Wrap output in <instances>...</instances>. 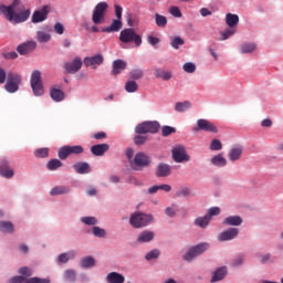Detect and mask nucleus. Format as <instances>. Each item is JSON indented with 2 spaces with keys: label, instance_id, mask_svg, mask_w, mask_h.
I'll return each instance as SVG.
<instances>
[{
  "label": "nucleus",
  "instance_id": "1",
  "mask_svg": "<svg viewBox=\"0 0 283 283\" xmlns=\"http://www.w3.org/2000/svg\"><path fill=\"white\" fill-rule=\"evenodd\" d=\"M0 14L12 23L13 25H19V23H25L30 19V9H27L23 4H21V0H13L11 4L0 6Z\"/></svg>",
  "mask_w": 283,
  "mask_h": 283
},
{
  "label": "nucleus",
  "instance_id": "2",
  "mask_svg": "<svg viewBox=\"0 0 283 283\" xmlns=\"http://www.w3.org/2000/svg\"><path fill=\"white\" fill-rule=\"evenodd\" d=\"M120 43H134L136 48L143 45V38L133 28L124 29L119 33Z\"/></svg>",
  "mask_w": 283,
  "mask_h": 283
},
{
  "label": "nucleus",
  "instance_id": "3",
  "mask_svg": "<svg viewBox=\"0 0 283 283\" xmlns=\"http://www.w3.org/2000/svg\"><path fill=\"white\" fill-rule=\"evenodd\" d=\"M149 165H151V158L143 151L137 153L133 160H130V169L133 171H143Z\"/></svg>",
  "mask_w": 283,
  "mask_h": 283
},
{
  "label": "nucleus",
  "instance_id": "4",
  "mask_svg": "<svg viewBox=\"0 0 283 283\" xmlns=\"http://www.w3.org/2000/svg\"><path fill=\"white\" fill-rule=\"evenodd\" d=\"M154 222V216L143 213V212H135L130 214L129 224L134 227V229H143V227H147Z\"/></svg>",
  "mask_w": 283,
  "mask_h": 283
},
{
  "label": "nucleus",
  "instance_id": "5",
  "mask_svg": "<svg viewBox=\"0 0 283 283\" xmlns=\"http://www.w3.org/2000/svg\"><path fill=\"white\" fill-rule=\"evenodd\" d=\"M107 8L109 4L107 2H98L92 14V21L95 25H103L105 23V14H107Z\"/></svg>",
  "mask_w": 283,
  "mask_h": 283
},
{
  "label": "nucleus",
  "instance_id": "6",
  "mask_svg": "<svg viewBox=\"0 0 283 283\" xmlns=\"http://www.w3.org/2000/svg\"><path fill=\"white\" fill-rule=\"evenodd\" d=\"M21 75L19 73L9 72L7 74V83L4 85L6 92L9 94H14L19 92V86L21 85Z\"/></svg>",
  "mask_w": 283,
  "mask_h": 283
},
{
  "label": "nucleus",
  "instance_id": "7",
  "mask_svg": "<svg viewBox=\"0 0 283 283\" xmlns=\"http://www.w3.org/2000/svg\"><path fill=\"white\" fill-rule=\"evenodd\" d=\"M209 248H210V245L207 242L193 245L184 255V260L186 262H193V260H196V258H198V255H202V253H205V251H209Z\"/></svg>",
  "mask_w": 283,
  "mask_h": 283
},
{
  "label": "nucleus",
  "instance_id": "8",
  "mask_svg": "<svg viewBox=\"0 0 283 283\" xmlns=\"http://www.w3.org/2000/svg\"><path fill=\"white\" fill-rule=\"evenodd\" d=\"M31 87L34 96H43L45 91L43 90V80L41 77V71L35 70L31 74Z\"/></svg>",
  "mask_w": 283,
  "mask_h": 283
},
{
  "label": "nucleus",
  "instance_id": "9",
  "mask_svg": "<svg viewBox=\"0 0 283 283\" xmlns=\"http://www.w3.org/2000/svg\"><path fill=\"white\" fill-rule=\"evenodd\" d=\"M160 124L158 122H143L135 127L137 134H158Z\"/></svg>",
  "mask_w": 283,
  "mask_h": 283
},
{
  "label": "nucleus",
  "instance_id": "10",
  "mask_svg": "<svg viewBox=\"0 0 283 283\" xmlns=\"http://www.w3.org/2000/svg\"><path fill=\"white\" fill-rule=\"evenodd\" d=\"M192 132H210L211 134H218V126L208 119H198L197 126L192 127Z\"/></svg>",
  "mask_w": 283,
  "mask_h": 283
},
{
  "label": "nucleus",
  "instance_id": "11",
  "mask_svg": "<svg viewBox=\"0 0 283 283\" xmlns=\"http://www.w3.org/2000/svg\"><path fill=\"white\" fill-rule=\"evenodd\" d=\"M172 160L175 163H189L191 160V157L189 154H187V149H185V146H177L172 148Z\"/></svg>",
  "mask_w": 283,
  "mask_h": 283
},
{
  "label": "nucleus",
  "instance_id": "12",
  "mask_svg": "<svg viewBox=\"0 0 283 283\" xmlns=\"http://www.w3.org/2000/svg\"><path fill=\"white\" fill-rule=\"evenodd\" d=\"M83 67V60L75 57L72 62L64 63L66 74H76Z\"/></svg>",
  "mask_w": 283,
  "mask_h": 283
},
{
  "label": "nucleus",
  "instance_id": "13",
  "mask_svg": "<svg viewBox=\"0 0 283 283\" xmlns=\"http://www.w3.org/2000/svg\"><path fill=\"white\" fill-rule=\"evenodd\" d=\"M0 176L2 178H14V170L10 167V161L8 159L0 160Z\"/></svg>",
  "mask_w": 283,
  "mask_h": 283
},
{
  "label": "nucleus",
  "instance_id": "14",
  "mask_svg": "<svg viewBox=\"0 0 283 283\" xmlns=\"http://www.w3.org/2000/svg\"><path fill=\"white\" fill-rule=\"evenodd\" d=\"M238 233H240V230H238V228H230L219 233L218 240L219 242H228L229 240H235V238H238Z\"/></svg>",
  "mask_w": 283,
  "mask_h": 283
},
{
  "label": "nucleus",
  "instance_id": "15",
  "mask_svg": "<svg viewBox=\"0 0 283 283\" xmlns=\"http://www.w3.org/2000/svg\"><path fill=\"white\" fill-rule=\"evenodd\" d=\"M50 12V7L44 6L41 10L33 12L32 23H41L48 19V13Z\"/></svg>",
  "mask_w": 283,
  "mask_h": 283
},
{
  "label": "nucleus",
  "instance_id": "16",
  "mask_svg": "<svg viewBox=\"0 0 283 283\" xmlns=\"http://www.w3.org/2000/svg\"><path fill=\"white\" fill-rule=\"evenodd\" d=\"M103 61H105L103 55L102 54H96L94 56L85 57L84 59V65L86 67H96L95 65H103Z\"/></svg>",
  "mask_w": 283,
  "mask_h": 283
},
{
  "label": "nucleus",
  "instance_id": "17",
  "mask_svg": "<svg viewBox=\"0 0 283 283\" xmlns=\"http://www.w3.org/2000/svg\"><path fill=\"white\" fill-rule=\"evenodd\" d=\"M33 50H36V42L34 41H29L27 43L18 45L17 48V52L22 55L30 54V52H33Z\"/></svg>",
  "mask_w": 283,
  "mask_h": 283
},
{
  "label": "nucleus",
  "instance_id": "18",
  "mask_svg": "<svg viewBox=\"0 0 283 283\" xmlns=\"http://www.w3.org/2000/svg\"><path fill=\"white\" fill-rule=\"evenodd\" d=\"M157 178H167V176H171V166L168 164H159L156 168Z\"/></svg>",
  "mask_w": 283,
  "mask_h": 283
},
{
  "label": "nucleus",
  "instance_id": "19",
  "mask_svg": "<svg viewBox=\"0 0 283 283\" xmlns=\"http://www.w3.org/2000/svg\"><path fill=\"white\" fill-rule=\"evenodd\" d=\"M106 151H109L108 144H97L91 147V153L93 156H104Z\"/></svg>",
  "mask_w": 283,
  "mask_h": 283
},
{
  "label": "nucleus",
  "instance_id": "20",
  "mask_svg": "<svg viewBox=\"0 0 283 283\" xmlns=\"http://www.w3.org/2000/svg\"><path fill=\"white\" fill-rule=\"evenodd\" d=\"M50 96L55 103H61V101H65V92H63L61 88L51 87Z\"/></svg>",
  "mask_w": 283,
  "mask_h": 283
},
{
  "label": "nucleus",
  "instance_id": "21",
  "mask_svg": "<svg viewBox=\"0 0 283 283\" xmlns=\"http://www.w3.org/2000/svg\"><path fill=\"white\" fill-rule=\"evenodd\" d=\"M73 169H75L76 174L85 175L92 171L90 165L85 161H78L73 165Z\"/></svg>",
  "mask_w": 283,
  "mask_h": 283
},
{
  "label": "nucleus",
  "instance_id": "22",
  "mask_svg": "<svg viewBox=\"0 0 283 283\" xmlns=\"http://www.w3.org/2000/svg\"><path fill=\"white\" fill-rule=\"evenodd\" d=\"M127 69V62L123 61V60H115L113 62V71L112 74L113 76H118V74H120L123 72V70Z\"/></svg>",
  "mask_w": 283,
  "mask_h": 283
},
{
  "label": "nucleus",
  "instance_id": "23",
  "mask_svg": "<svg viewBox=\"0 0 283 283\" xmlns=\"http://www.w3.org/2000/svg\"><path fill=\"white\" fill-rule=\"evenodd\" d=\"M242 146L231 148L228 154L230 163H235L240 160V158H242Z\"/></svg>",
  "mask_w": 283,
  "mask_h": 283
},
{
  "label": "nucleus",
  "instance_id": "24",
  "mask_svg": "<svg viewBox=\"0 0 283 283\" xmlns=\"http://www.w3.org/2000/svg\"><path fill=\"white\" fill-rule=\"evenodd\" d=\"M222 224L227 227H240L242 224V217L240 216H230L227 217L223 221Z\"/></svg>",
  "mask_w": 283,
  "mask_h": 283
},
{
  "label": "nucleus",
  "instance_id": "25",
  "mask_svg": "<svg viewBox=\"0 0 283 283\" xmlns=\"http://www.w3.org/2000/svg\"><path fill=\"white\" fill-rule=\"evenodd\" d=\"M154 238H155V234L153 231L145 230L139 233V235L137 238V242H139V244H145L147 242H151V240H154Z\"/></svg>",
  "mask_w": 283,
  "mask_h": 283
},
{
  "label": "nucleus",
  "instance_id": "26",
  "mask_svg": "<svg viewBox=\"0 0 283 283\" xmlns=\"http://www.w3.org/2000/svg\"><path fill=\"white\" fill-rule=\"evenodd\" d=\"M107 283H125V276L118 272H111L106 275Z\"/></svg>",
  "mask_w": 283,
  "mask_h": 283
},
{
  "label": "nucleus",
  "instance_id": "27",
  "mask_svg": "<svg viewBox=\"0 0 283 283\" xmlns=\"http://www.w3.org/2000/svg\"><path fill=\"white\" fill-rule=\"evenodd\" d=\"M123 28V20L116 19L113 20L109 27L103 28L102 32H119V30Z\"/></svg>",
  "mask_w": 283,
  "mask_h": 283
},
{
  "label": "nucleus",
  "instance_id": "28",
  "mask_svg": "<svg viewBox=\"0 0 283 283\" xmlns=\"http://www.w3.org/2000/svg\"><path fill=\"white\" fill-rule=\"evenodd\" d=\"M209 222H211V217L210 216H205V217H198L195 219V226L200 227V229H207L209 227Z\"/></svg>",
  "mask_w": 283,
  "mask_h": 283
},
{
  "label": "nucleus",
  "instance_id": "29",
  "mask_svg": "<svg viewBox=\"0 0 283 283\" xmlns=\"http://www.w3.org/2000/svg\"><path fill=\"white\" fill-rule=\"evenodd\" d=\"M224 277H227V266H221L214 272L211 282H220V280H224Z\"/></svg>",
  "mask_w": 283,
  "mask_h": 283
},
{
  "label": "nucleus",
  "instance_id": "30",
  "mask_svg": "<svg viewBox=\"0 0 283 283\" xmlns=\"http://www.w3.org/2000/svg\"><path fill=\"white\" fill-rule=\"evenodd\" d=\"M226 23L230 28L234 29L235 25H238V23H240V17H238V14L227 13Z\"/></svg>",
  "mask_w": 283,
  "mask_h": 283
},
{
  "label": "nucleus",
  "instance_id": "31",
  "mask_svg": "<svg viewBox=\"0 0 283 283\" xmlns=\"http://www.w3.org/2000/svg\"><path fill=\"white\" fill-rule=\"evenodd\" d=\"M0 231L1 233H13L14 224L10 221H0Z\"/></svg>",
  "mask_w": 283,
  "mask_h": 283
},
{
  "label": "nucleus",
  "instance_id": "32",
  "mask_svg": "<svg viewBox=\"0 0 283 283\" xmlns=\"http://www.w3.org/2000/svg\"><path fill=\"white\" fill-rule=\"evenodd\" d=\"M61 167H63V161L60 159H51L46 164L49 171H56V169H61Z\"/></svg>",
  "mask_w": 283,
  "mask_h": 283
},
{
  "label": "nucleus",
  "instance_id": "33",
  "mask_svg": "<svg viewBox=\"0 0 283 283\" xmlns=\"http://www.w3.org/2000/svg\"><path fill=\"white\" fill-rule=\"evenodd\" d=\"M154 74L157 78H161L163 81H170L171 78V72L165 71L163 69H156Z\"/></svg>",
  "mask_w": 283,
  "mask_h": 283
},
{
  "label": "nucleus",
  "instance_id": "34",
  "mask_svg": "<svg viewBox=\"0 0 283 283\" xmlns=\"http://www.w3.org/2000/svg\"><path fill=\"white\" fill-rule=\"evenodd\" d=\"M82 269H92V266H96V259L93 256H85L81 260Z\"/></svg>",
  "mask_w": 283,
  "mask_h": 283
},
{
  "label": "nucleus",
  "instance_id": "35",
  "mask_svg": "<svg viewBox=\"0 0 283 283\" xmlns=\"http://www.w3.org/2000/svg\"><path fill=\"white\" fill-rule=\"evenodd\" d=\"M74 258H76V253H74V251L65 252L59 255V262H61V264H67V262H70V260H74Z\"/></svg>",
  "mask_w": 283,
  "mask_h": 283
},
{
  "label": "nucleus",
  "instance_id": "36",
  "mask_svg": "<svg viewBox=\"0 0 283 283\" xmlns=\"http://www.w3.org/2000/svg\"><path fill=\"white\" fill-rule=\"evenodd\" d=\"M212 165H214V167H227V158H224L222 156V154H218L216 155L212 159H211Z\"/></svg>",
  "mask_w": 283,
  "mask_h": 283
},
{
  "label": "nucleus",
  "instance_id": "37",
  "mask_svg": "<svg viewBox=\"0 0 283 283\" xmlns=\"http://www.w3.org/2000/svg\"><path fill=\"white\" fill-rule=\"evenodd\" d=\"M50 193L52 196H64L65 193H70V187L56 186L50 191Z\"/></svg>",
  "mask_w": 283,
  "mask_h": 283
},
{
  "label": "nucleus",
  "instance_id": "38",
  "mask_svg": "<svg viewBox=\"0 0 283 283\" xmlns=\"http://www.w3.org/2000/svg\"><path fill=\"white\" fill-rule=\"evenodd\" d=\"M125 91L128 92V94L138 92V83H136L134 80L127 81L125 84Z\"/></svg>",
  "mask_w": 283,
  "mask_h": 283
},
{
  "label": "nucleus",
  "instance_id": "39",
  "mask_svg": "<svg viewBox=\"0 0 283 283\" xmlns=\"http://www.w3.org/2000/svg\"><path fill=\"white\" fill-rule=\"evenodd\" d=\"M191 108V102L185 101V102H178L175 104V109L177 112H187V109Z\"/></svg>",
  "mask_w": 283,
  "mask_h": 283
},
{
  "label": "nucleus",
  "instance_id": "40",
  "mask_svg": "<svg viewBox=\"0 0 283 283\" xmlns=\"http://www.w3.org/2000/svg\"><path fill=\"white\" fill-rule=\"evenodd\" d=\"M70 156H80L85 149L81 145L67 146Z\"/></svg>",
  "mask_w": 283,
  "mask_h": 283
},
{
  "label": "nucleus",
  "instance_id": "41",
  "mask_svg": "<svg viewBox=\"0 0 283 283\" xmlns=\"http://www.w3.org/2000/svg\"><path fill=\"white\" fill-rule=\"evenodd\" d=\"M36 36L39 43H48L52 39V35L45 31H38Z\"/></svg>",
  "mask_w": 283,
  "mask_h": 283
},
{
  "label": "nucleus",
  "instance_id": "42",
  "mask_svg": "<svg viewBox=\"0 0 283 283\" xmlns=\"http://www.w3.org/2000/svg\"><path fill=\"white\" fill-rule=\"evenodd\" d=\"M155 22L158 28H166L167 27V18L165 15H160V13L155 14Z\"/></svg>",
  "mask_w": 283,
  "mask_h": 283
},
{
  "label": "nucleus",
  "instance_id": "43",
  "mask_svg": "<svg viewBox=\"0 0 283 283\" xmlns=\"http://www.w3.org/2000/svg\"><path fill=\"white\" fill-rule=\"evenodd\" d=\"M64 280H66L67 282H76V271L65 270L64 271Z\"/></svg>",
  "mask_w": 283,
  "mask_h": 283
},
{
  "label": "nucleus",
  "instance_id": "44",
  "mask_svg": "<svg viewBox=\"0 0 283 283\" xmlns=\"http://www.w3.org/2000/svg\"><path fill=\"white\" fill-rule=\"evenodd\" d=\"M35 158H48L50 156V149L49 148H38L34 151Z\"/></svg>",
  "mask_w": 283,
  "mask_h": 283
},
{
  "label": "nucleus",
  "instance_id": "45",
  "mask_svg": "<svg viewBox=\"0 0 283 283\" xmlns=\"http://www.w3.org/2000/svg\"><path fill=\"white\" fill-rule=\"evenodd\" d=\"M255 50V44L254 43H244L241 46V53L242 54H251V52H254Z\"/></svg>",
  "mask_w": 283,
  "mask_h": 283
},
{
  "label": "nucleus",
  "instance_id": "46",
  "mask_svg": "<svg viewBox=\"0 0 283 283\" xmlns=\"http://www.w3.org/2000/svg\"><path fill=\"white\" fill-rule=\"evenodd\" d=\"M57 156L60 160H67V157L70 156V150L67 146L61 147L57 151Z\"/></svg>",
  "mask_w": 283,
  "mask_h": 283
},
{
  "label": "nucleus",
  "instance_id": "47",
  "mask_svg": "<svg viewBox=\"0 0 283 283\" xmlns=\"http://www.w3.org/2000/svg\"><path fill=\"white\" fill-rule=\"evenodd\" d=\"M171 134H176V127H171V126L161 127V136H164V138H167V136H171Z\"/></svg>",
  "mask_w": 283,
  "mask_h": 283
},
{
  "label": "nucleus",
  "instance_id": "48",
  "mask_svg": "<svg viewBox=\"0 0 283 283\" xmlns=\"http://www.w3.org/2000/svg\"><path fill=\"white\" fill-rule=\"evenodd\" d=\"M144 74L145 73L143 72V70L135 69V70L130 71V78H133V81H138V80L143 78Z\"/></svg>",
  "mask_w": 283,
  "mask_h": 283
},
{
  "label": "nucleus",
  "instance_id": "49",
  "mask_svg": "<svg viewBox=\"0 0 283 283\" xmlns=\"http://www.w3.org/2000/svg\"><path fill=\"white\" fill-rule=\"evenodd\" d=\"M171 48H174L175 50H178L180 48V45H185V40H182V38L180 36H175L170 43Z\"/></svg>",
  "mask_w": 283,
  "mask_h": 283
},
{
  "label": "nucleus",
  "instance_id": "50",
  "mask_svg": "<svg viewBox=\"0 0 283 283\" xmlns=\"http://www.w3.org/2000/svg\"><path fill=\"white\" fill-rule=\"evenodd\" d=\"M93 235H95V238H105V235H107V232L103 228L93 227Z\"/></svg>",
  "mask_w": 283,
  "mask_h": 283
},
{
  "label": "nucleus",
  "instance_id": "51",
  "mask_svg": "<svg viewBox=\"0 0 283 283\" xmlns=\"http://www.w3.org/2000/svg\"><path fill=\"white\" fill-rule=\"evenodd\" d=\"M233 34H235V29H227L226 31L221 32L220 41H227V39H229V36H233Z\"/></svg>",
  "mask_w": 283,
  "mask_h": 283
},
{
  "label": "nucleus",
  "instance_id": "52",
  "mask_svg": "<svg viewBox=\"0 0 283 283\" xmlns=\"http://www.w3.org/2000/svg\"><path fill=\"white\" fill-rule=\"evenodd\" d=\"M158 258H160V250L158 249L151 250L145 256L146 260H156Z\"/></svg>",
  "mask_w": 283,
  "mask_h": 283
},
{
  "label": "nucleus",
  "instance_id": "53",
  "mask_svg": "<svg viewBox=\"0 0 283 283\" xmlns=\"http://www.w3.org/2000/svg\"><path fill=\"white\" fill-rule=\"evenodd\" d=\"M134 143L135 145H145V143H147V136L138 134L134 137Z\"/></svg>",
  "mask_w": 283,
  "mask_h": 283
},
{
  "label": "nucleus",
  "instance_id": "54",
  "mask_svg": "<svg viewBox=\"0 0 283 283\" xmlns=\"http://www.w3.org/2000/svg\"><path fill=\"white\" fill-rule=\"evenodd\" d=\"M82 222L84 224H87L88 227H92L94 224H97L98 220L95 217H83Z\"/></svg>",
  "mask_w": 283,
  "mask_h": 283
},
{
  "label": "nucleus",
  "instance_id": "55",
  "mask_svg": "<svg viewBox=\"0 0 283 283\" xmlns=\"http://www.w3.org/2000/svg\"><path fill=\"white\" fill-rule=\"evenodd\" d=\"M211 151H220L222 149V143L219 139H213L210 144Z\"/></svg>",
  "mask_w": 283,
  "mask_h": 283
},
{
  "label": "nucleus",
  "instance_id": "56",
  "mask_svg": "<svg viewBox=\"0 0 283 283\" xmlns=\"http://www.w3.org/2000/svg\"><path fill=\"white\" fill-rule=\"evenodd\" d=\"M184 71H186L187 74H193V72H196V64H193L192 62L185 63Z\"/></svg>",
  "mask_w": 283,
  "mask_h": 283
},
{
  "label": "nucleus",
  "instance_id": "57",
  "mask_svg": "<svg viewBox=\"0 0 283 283\" xmlns=\"http://www.w3.org/2000/svg\"><path fill=\"white\" fill-rule=\"evenodd\" d=\"M127 182L128 185H134L135 187H143V181L134 176L128 177Z\"/></svg>",
  "mask_w": 283,
  "mask_h": 283
},
{
  "label": "nucleus",
  "instance_id": "58",
  "mask_svg": "<svg viewBox=\"0 0 283 283\" xmlns=\"http://www.w3.org/2000/svg\"><path fill=\"white\" fill-rule=\"evenodd\" d=\"M191 191L189 188H181L179 191H177L176 197L177 198H187V196H190Z\"/></svg>",
  "mask_w": 283,
  "mask_h": 283
},
{
  "label": "nucleus",
  "instance_id": "59",
  "mask_svg": "<svg viewBox=\"0 0 283 283\" xmlns=\"http://www.w3.org/2000/svg\"><path fill=\"white\" fill-rule=\"evenodd\" d=\"M20 275H24L25 277H30L32 275V270L28 266H23L19 269Z\"/></svg>",
  "mask_w": 283,
  "mask_h": 283
},
{
  "label": "nucleus",
  "instance_id": "60",
  "mask_svg": "<svg viewBox=\"0 0 283 283\" xmlns=\"http://www.w3.org/2000/svg\"><path fill=\"white\" fill-rule=\"evenodd\" d=\"M169 12L172 17H176L177 19H180V17H182V12H180V9L178 7H170Z\"/></svg>",
  "mask_w": 283,
  "mask_h": 283
},
{
  "label": "nucleus",
  "instance_id": "61",
  "mask_svg": "<svg viewBox=\"0 0 283 283\" xmlns=\"http://www.w3.org/2000/svg\"><path fill=\"white\" fill-rule=\"evenodd\" d=\"M165 213L169 218H176V213H178V210L174 207H168V208H166Z\"/></svg>",
  "mask_w": 283,
  "mask_h": 283
},
{
  "label": "nucleus",
  "instance_id": "62",
  "mask_svg": "<svg viewBox=\"0 0 283 283\" xmlns=\"http://www.w3.org/2000/svg\"><path fill=\"white\" fill-rule=\"evenodd\" d=\"M28 280L25 276H14L10 280V283H28Z\"/></svg>",
  "mask_w": 283,
  "mask_h": 283
},
{
  "label": "nucleus",
  "instance_id": "63",
  "mask_svg": "<svg viewBox=\"0 0 283 283\" xmlns=\"http://www.w3.org/2000/svg\"><path fill=\"white\" fill-rule=\"evenodd\" d=\"M147 43H149V45H158V43H160V40L154 35H148L147 36Z\"/></svg>",
  "mask_w": 283,
  "mask_h": 283
},
{
  "label": "nucleus",
  "instance_id": "64",
  "mask_svg": "<svg viewBox=\"0 0 283 283\" xmlns=\"http://www.w3.org/2000/svg\"><path fill=\"white\" fill-rule=\"evenodd\" d=\"M27 283H50L48 279L32 277L27 281Z\"/></svg>",
  "mask_w": 283,
  "mask_h": 283
}]
</instances>
